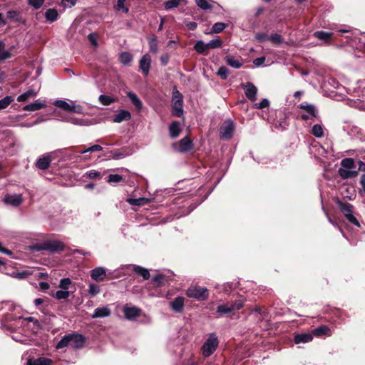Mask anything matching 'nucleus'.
Masks as SVG:
<instances>
[{
  "mask_svg": "<svg viewBox=\"0 0 365 365\" xmlns=\"http://www.w3.org/2000/svg\"><path fill=\"white\" fill-rule=\"evenodd\" d=\"M86 338L83 335L78 333H71L64 335L56 345L57 349H63L66 346H71L78 349L84 346Z\"/></svg>",
  "mask_w": 365,
  "mask_h": 365,
  "instance_id": "1",
  "label": "nucleus"
},
{
  "mask_svg": "<svg viewBox=\"0 0 365 365\" xmlns=\"http://www.w3.org/2000/svg\"><path fill=\"white\" fill-rule=\"evenodd\" d=\"M243 306L244 303L241 299L227 302L217 307L216 314L217 317H230L231 319H233V317L236 315V312L241 309Z\"/></svg>",
  "mask_w": 365,
  "mask_h": 365,
  "instance_id": "2",
  "label": "nucleus"
},
{
  "mask_svg": "<svg viewBox=\"0 0 365 365\" xmlns=\"http://www.w3.org/2000/svg\"><path fill=\"white\" fill-rule=\"evenodd\" d=\"M64 248V244L58 240H46L43 242L36 243L32 246L33 251L40 252L46 250L51 253H56L63 251Z\"/></svg>",
  "mask_w": 365,
  "mask_h": 365,
  "instance_id": "3",
  "label": "nucleus"
},
{
  "mask_svg": "<svg viewBox=\"0 0 365 365\" xmlns=\"http://www.w3.org/2000/svg\"><path fill=\"white\" fill-rule=\"evenodd\" d=\"M336 205L339 209V210L343 213L344 217L351 224L360 227V223L356 219V217L353 215L354 212V206L347 202H342L341 200H338L336 201Z\"/></svg>",
  "mask_w": 365,
  "mask_h": 365,
  "instance_id": "4",
  "label": "nucleus"
},
{
  "mask_svg": "<svg viewBox=\"0 0 365 365\" xmlns=\"http://www.w3.org/2000/svg\"><path fill=\"white\" fill-rule=\"evenodd\" d=\"M186 295L190 298H195L199 301L206 300L209 297L207 288L200 286H191L186 291Z\"/></svg>",
  "mask_w": 365,
  "mask_h": 365,
  "instance_id": "5",
  "label": "nucleus"
},
{
  "mask_svg": "<svg viewBox=\"0 0 365 365\" xmlns=\"http://www.w3.org/2000/svg\"><path fill=\"white\" fill-rule=\"evenodd\" d=\"M172 104V115L180 118L183 115V96L178 91L173 92Z\"/></svg>",
  "mask_w": 365,
  "mask_h": 365,
  "instance_id": "6",
  "label": "nucleus"
},
{
  "mask_svg": "<svg viewBox=\"0 0 365 365\" xmlns=\"http://www.w3.org/2000/svg\"><path fill=\"white\" fill-rule=\"evenodd\" d=\"M172 148L179 153H186L194 149V143L189 136H185L178 142L173 143Z\"/></svg>",
  "mask_w": 365,
  "mask_h": 365,
  "instance_id": "7",
  "label": "nucleus"
},
{
  "mask_svg": "<svg viewBox=\"0 0 365 365\" xmlns=\"http://www.w3.org/2000/svg\"><path fill=\"white\" fill-rule=\"evenodd\" d=\"M218 339L214 334H212L210 337L205 341L202 345V354L205 356H210L218 347Z\"/></svg>",
  "mask_w": 365,
  "mask_h": 365,
  "instance_id": "8",
  "label": "nucleus"
},
{
  "mask_svg": "<svg viewBox=\"0 0 365 365\" xmlns=\"http://www.w3.org/2000/svg\"><path fill=\"white\" fill-rule=\"evenodd\" d=\"M234 130V122L231 120H225L220 128V133L221 138L224 140H230L233 136Z\"/></svg>",
  "mask_w": 365,
  "mask_h": 365,
  "instance_id": "9",
  "label": "nucleus"
},
{
  "mask_svg": "<svg viewBox=\"0 0 365 365\" xmlns=\"http://www.w3.org/2000/svg\"><path fill=\"white\" fill-rule=\"evenodd\" d=\"M246 97L252 102L257 99V88L251 82L242 85Z\"/></svg>",
  "mask_w": 365,
  "mask_h": 365,
  "instance_id": "10",
  "label": "nucleus"
},
{
  "mask_svg": "<svg viewBox=\"0 0 365 365\" xmlns=\"http://www.w3.org/2000/svg\"><path fill=\"white\" fill-rule=\"evenodd\" d=\"M151 65V58L149 54H145L139 61V68L143 74L147 76L149 73Z\"/></svg>",
  "mask_w": 365,
  "mask_h": 365,
  "instance_id": "11",
  "label": "nucleus"
},
{
  "mask_svg": "<svg viewBox=\"0 0 365 365\" xmlns=\"http://www.w3.org/2000/svg\"><path fill=\"white\" fill-rule=\"evenodd\" d=\"M7 18L11 21L21 23L24 26H26L27 21L26 19L22 17L21 12L19 11L10 10L6 13Z\"/></svg>",
  "mask_w": 365,
  "mask_h": 365,
  "instance_id": "12",
  "label": "nucleus"
},
{
  "mask_svg": "<svg viewBox=\"0 0 365 365\" xmlns=\"http://www.w3.org/2000/svg\"><path fill=\"white\" fill-rule=\"evenodd\" d=\"M185 298L178 297L170 302V307L175 313H182L184 310Z\"/></svg>",
  "mask_w": 365,
  "mask_h": 365,
  "instance_id": "13",
  "label": "nucleus"
},
{
  "mask_svg": "<svg viewBox=\"0 0 365 365\" xmlns=\"http://www.w3.org/2000/svg\"><path fill=\"white\" fill-rule=\"evenodd\" d=\"M6 204L11 205L14 207H19L23 202L21 195H6L4 198Z\"/></svg>",
  "mask_w": 365,
  "mask_h": 365,
  "instance_id": "14",
  "label": "nucleus"
},
{
  "mask_svg": "<svg viewBox=\"0 0 365 365\" xmlns=\"http://www.w3.org/2000/svg\"><path fill=\"white\" fill-rule=\"evenodd\" d=\"M51 160L52 159L50 155H43L36 160L35 165L38 169L44 170L50 167Z\"/></svg>",
  "mask_w": 365,
  "mask_h": 365,
  "instance_id": "15",
  "label": "nucleus"
},
{
  "mask_svg": "<svg viewBox=\"0 0 365 365\" xmlns=\"http://www.w3.org/2000/svg\"><path fill=\"white\" fill-rule=\"evenodd\" d=\"M123 313L126 319L129 320H134L140 315V309L135 307H125L123 308Z\"/></svg>",
  "mask_w": 365,
  "mask_h": 365,
  "instance_id": "16",
  "label": "nucleus"
},
{
  "mask_svg": "<svg viewBox=\"0 0 365 365\" xmlns=\"http://www.w3.org/2000/svg\"><path fill=\"white\" fill-rule=\"evenodd\" d=\"M106 275V269L101 267H96L91 271V277L96 282L103 281Z\"/></svg>",
  "mask_w": 365,
  "mask_h": 365,
  "instance_id": "17",
  "label": "nucleus"
},
{
  "mask_svg": "<svg viewBox=\"0 0 365 365\" xmlns=\"http://www.w3.org/2000/svg\"><path fill=\"white\" fill-rule=\"evenodd\" d=\"M312 339L313 336L312 334L310 333L294 334V341L295 344L308 343L312 341Z\"/></svg>",
  "mask_w": 365,
  "mask_h": 365,
  "instance_id": "18",
  "label": "nucleus"
},
{
  "mask_svg": "<svg viewBox=\"0 0 365 365\" xmlns=\"http://www.w3.org/2000/svg\"><path fill=\"white\" fill-rule=\"evenodd\" d=\"M168 281V277L165 274H157L153 277L150 284L153 287H161L165 284V282Z\"/></svg>",
  "mask_w": 365,
  "mask_h": 365,
  "instance_id": "19",
  "label": "nucleus"
},
{
  "mask_svg": "<svg viewBox=\"0 0 365 365\" xmlns=\"http://www.w3.org/2000/svg\"><path fill=\"white\" fill-rule=\"evenodd\" d=\"M46 106L43 101L37 100L34 103L25 106L23 110L25 111H36L45 108Z\"/></svg>",
  "mask_w": 365,
  "mask_h": 365,
  "instance_id": "20",
  "label": "nucleus"
},
{
  "mask_svg": "<svg viewBox=\"0 0 365 365\" xmlns=\"http://www.w3.org/2000/svg\"><path fill=\"white\" fill-rule=\"evenodd\" d=\"M331 329L327 325H321L312 330V336H330Z\"/></svg>",
  "mask_w": 365,
  "mask_h": 365,
  "instance_id": "21",
  "label": "nucleus"
},
{
  "mask_svg": "<svg viewBox=\"0 0 365 365\" xmlns=\"http://www.w3.org/2000/svg\"><path fill=\"white\" fill-rule=\"evenodd\" d=\"M54 105L62 110L69 112V113H76L78 112L76 109V107L70 105L65 101L57 100L54 102Z\"/></svg>",
  "mask_w": 365,
  "mask_h": 365,
  "instance_id": "22",
  "label": "nucleus"
},
{
  "mask_svg": "<svg viewBox=\"0 0 365 365\" xmlns=\"http://www.w3.org/2000/svg\"><path fill=\"white\" fill-rule=\"evenodd\" d=\"M133 272L141 276L144 280H148L150 277L149 270L141 266L134 264L133 265Z\"/></svg>",
  "mask_w": 365,
  "mask_h": 365,
  "instance_id": "23",
  "label": "nucleus"
},
{
  "mask_svg": "<svg viewBox=\"0 0 365 365\" xmlns=\"http://www.w3.org/2000/svg\"><path fill=\"white\" fill-rule=\"evenodd\" d=\"M180 125L178 121H173L169 125L170 136L171 138L175 139L179 136L180 133H181Z\"/></svg>",
  "mask_w": 365,
  "mask_h": 365,
  "instance_id": "24",
  "label": "nucleus"
},
{
  "mask_svg": "<svg viewBox=\"0 0 365 365\" xmlns=\"http://www.w3.org/2000/svg\"><path fill=\"white\" fill-rule=\"evenodd\" d=\"M111 314L110 309L106 307H98L94 310L92 314V318H100L110 316Z\"/></svg>",
  "mask_w": 365,
  "mask_h": 365,
  "instance_id": "25",
  "label": "nucleus"
},
{
  "mask_svg": "<svg viewBox=\"0 0 365 365\" xmlns=\"http://www.w3.org/2000/svg\"><path fill=\"white\" fill-rule=\"evenodd\" d=\"M333 33L324 31H317L314 33V36L319 40L324 41L326 43H330L332 39Z\"/></svg>",
  "mask_w": 365,
  "mask_h": 365,
  "instance_id": "26",
  "label": "nucleus"
},
{
  "mask_svg": "<svg viewBox=\"0 0 365 365\" xmlns=\"http://www.w3.org/2000/svg\"><path fill=\"white\" fill-rule=\"evenodd\" d=\"M131 118V114L129 111L121 110L118 114L115 115L113 121L115 123H121L124 120H129Z\"/></svg>",
  "mask_w": 365,
  "mask_h": 365,
  "instance_id": "27",
  "label": "nucleus"
},
{
  "mask_svg": "<svg viewBox=\"0 0 365 365\" xmlns=\"http://www.w3.org/2000/svg\"><path fill=\"white\" fill-rule=\"evenodd\" d=\"M338 173L342 179L353 178L356 177L359 174L356 170H349L342 168L339 169Z\"/></svg>",
  "mask_w": 365,
  "mask_h": 365,
  "instance_id": "28",
  "label": "nucleus"
},
{
  "mask_svg": "<svg viewBox=\"0 0 365 365\" xmlns=\"http://www.w3.org/2000/svg\"><path fill=\"white\" fill-rule=\"evenodd\" d=\"M207 46V43H205L203 41L199 40L195 43L194 46V49L197 53L206 56L208 53L207 50L209 49L208 46Z\"/></svg>",
  "mask_w": 365,
  "mask_h": 365,
  "instance_id": "29",
  "label": "nucleus"
},
{
  "mask_svg": "<svg viewBox=\"0 0 365 365\" xmlns=\"http://www.w3.org/2000/svg\"><path fill=\"white\" fill-rule=\"evenodd\" d=\"M53 361L51 359L40 357L37 359H29L27 361V365H51Z\"/></svg>",
  "mask_w": 365,
  "mask_h": 365,
  "instance_id": "30",
  "label": "nucleus"
},
{
  "mask_svg": "<svg viewBox=\"0 0 365 365\" xmlns=\"http://www.w3.org/2000/svg\"><path fill=\"white\" fill-rule=\"evenodd\" d=\"M45 17L49 22H54L58 19V13L56 9H48L45 12Z\"/></svg>",
  "mask_w": 365,
  "mask_h": 365,
  "instance_id": "31",
  "label": "nucleus"
},
{
  "mask_svg": "<svg viewBox=\"0 0 365 365\" xmlns=\"http://www.w3.org/2000/svg\"><path fill=\"white\" fill-rule=\"evenodd\" d=\"M128 97L130 98L132 103L135 106L138 110H140L143 107L142 101L137 96V95L133 92H129L128 93Z\"/></svg>",
  "mask_w": 365,
  "mask_h": 365,
  "instance_id": "32",
  "label": "nucleus"
},
{
  "mask_svg": "<svg viewBox=\"0 0 365 365\" xmlns=\"http://www.w3.org/2000/svg\"><path fill=\"white\" fill-rule=\"evenodd\" d=\"M36 92L34 91L32 89H30L27 91L26 92L22 93L21 95L19 96L17 98V101L19 102H25L29 98L36 96Z\"/></svg>",
  "mask_w": 365,
  "mask_h": 365,
  "instance_id": "33",
  "label": "nucleus"
},
{
  "mask_svg": "<svg viewBox=\"0 0 365 365\" xmlns=\"http://www.w3.org/2000/svg\"><path fill=\"white\" fill-rule=\"evenodd\" d=\"M225 61L230 66L235 68H240L242 66V63L232 56H227L225 57Z\"/></svg>",
  "mask_w": 365,
  "mask_h": 365,
  "instance_id": "34",
  "label": "nucleus"
},
{
  "mask_svg": "<svg viewBox=\"0 0 365 365\" xmlns=\"http://www.w3.org/2000/svg\"><path fill=\"white\" fill-rule=\"evenodd\" d=\"M98 101L103 106H109L116 101L115 98L107 95H101Z\"/></svg>",
  "mask_w": 365,
  "mask_h": 365,
  "instance_id": "35",
  "label": "nucleus"
},
{
  "mask_svg": "<svg viewBox=\"0 0 365 365\" xmlns=\"http://www.w3.org/2000/svg\"><path fill=\"white\" fill-rule=\"evenodd\" d=\"M341 165L344 169H352L355 168V162L352 158H344L341 162Z\"/></svg>",
  "mask_w": 365,
  "mask_h": 365,
  "instance_id": "36",
  "label": "nucleus"
},
{
  "mask_svg": "<svg viewBox=\"0 0 365 365\" xmlns=\"http://www.w3.org/2000/svg\"><path fill=\"white\" fill-rule=\"evenodd\" d=\"M119 58L123 64L127 65L133 60V56L129 52H123Z\"/></svg>",
  "mask_w": 365,
  "mask_h": 365,
  "instance_id": "37",
  "label": "nucleus"
},
{
  "mask_svg": "<svg viewBox=\"0 0 365 365\" xmlns=\"http://www.w3.org/2000/svg\"><path fill=\"white\" fill-rule=\"evenodd\" d=\"M227 26V24L222 22H217L212 27V34H219L222 32Z\"/></svg>",
  "mask_w": 365,
  "mask_h": 365,
  "instance_id": "38",
  "label": "nucleus"
},
{
  "mask_svg": "<svg viewBox=\"0 0 365 365\" xmlns=\"http://www.w3.org/2000/svg\"><path fill=\"white\" fill-rule=\"evenodd\" d=\"M312 133L317 138H321L324 136V130L322 127L319 124H315L312 128Z\"/></svg>",
  "mask_w": 365,
  "mask_h": 365,
  "instance_id": "39",
  "label": "nucleus"
},
{
  "mask_svg": "<svg viewBox=\"0 0 365 365\" xmlns=\"http://www.w3.org/2000/svg\"><path fill=\"white\" fill-rule=\"evenodd\" d=\"M53 296L58 300L66 299L70 296V292L66 289L58 290Z\"/></svg>",
  "mask_w": 365,
  "mask_h": 365,
  "instance_id": "40",
  "label": "nucleus"
},
{
  "mask_svg": "<svg viewBox=\"0 0 365 365\" xmlns=\"http://www.w3.org/2000/svg\"><path fill=\"white\" fill-rule=\"evenodd\" d=\"M14 101L12 96H6L0 100V110L6 108Z\"/></svg>",
  "mask_w": 365,
  "mask_h": 365,
  "instance_id": "41",
  "label": "nucleus"
},
{
  "mask_svg": "<svg viewBox=\"0 0 365 365\" xmlns=\"http://www.w3.org/2000/svg\"><path fill=\"white\" fill-rule=\"evenodd\" d=\"M288 125H289V123L287 120L286 117L281 118L274 123V127L277 129H281L282 130H285Z\"/></svg>",
  "mask_w": 365,
  "mask_h": 365,
  "instance_id": "42",
  "label": "nucleus"
},
{
  "mask_svg": "<svg viewBox=\"0 0 365 365\" xmlns=\"http://www.w3.org/2000/svg\"><path fill=\"white\" fill-rule=\"evenodd\" d=\"M230 73V70L224 66H220L217 72V75L220 76V78L223 80H226Z\"/></svg>",
  "mask_w": 365,
  "mask_h": 365,
  "instance_id": "43",
  "label": "nucleus"
},
{
  "mask_svg": "<svg viewBox=\"0 0 365 365\" xmlns=\"http://www.w3.org/2000/svg\"><path fill=\"white\" fill-rule=\"evenodd\" d=\"M222 46V41L220 38H215L211 40L209 43H207V46L209 49H215L220 48Z\"/></svg>",
  "mask_w": 365,
  "mask_h": 365,
  "instance_id": "44",
  "label": "nucleus"
},
{
  "mask_svg": "<svg viewBox=\"0 0 365 365\" xmlns=\"http://www.w3.org/2000/svg\"><path fill=\"white\" fill-rule=\"evenodd\" d=\"M300 109L306 110L308 113H309L313 117H316V110L314 106L312 105H304L300 104L299 106Z\"/></svg>",
  "mask_w": 365,
  "mask_h": 365,
  "instance_id": "45",
  "label": "nucleus"
},
{
  "mask_svg": "<svg viewBox=\"0 0 365 365\" xmlns=\"http://www.w3.org/2000/svg\"><path fill=\"white\" fill-rule=\"evenodd\" d=\"M195 3L198 7L203 10H211L212 9V6L207 0H195Z\"/></svg>",
  "mask_w": 365,
  "mask_h": 365,
  "instance_id": "46",
  "label": "nucleus"
},
{
  "mask_svg": "<svg viewBox=\"0 0 365 365\" xmlns=\"http://www.w3.org/2000/svg\"><path fill=\"white\" fill-rule=\"evenodd\" d=\"M122 181H123V178L118 174H110L108 176V182L109 183H118Z\"/></svg>",
  "mask_w": 365,
  "mask_h": 365,
  "instance_id": "47",
  "label": "nucleus"
},
{
  "mask_svg": "<svg viewBox=\"0 0 365 365\" xmlns=\"http://www.w3.org/2000/svg\"><path fill=\"white\" fill-rule=\"evenodd\" d=\"M269 41L275 45H279L283 42V38L278 34H274L269 36Z\"/></svg>",
  "mask_w": 365,
  "mask_h": 365,
  "instance_id": "48",
  "label": "nucleus"
},
{
  "mask_svg": "<svg viewBox=\"0 0 365 365\" xmlns=\"http://www.w3.org/2000/svg\"><path fill=\"white\" fill-rule=\"evenodd\" d=\"M103 150V148L100 145H93L88 148H83L82 150H80L78 152L81 154L86 153L87 152H96V151H101Z\"/></svg>",
  "mask_w": 365,
  "mask_h": 365,
  "instance_id": "49",
  "label": "nucleus"
},
{
  "mask_svg": "<svg viewBox=\"0 0 365 365\" xmlns=\"http://www.w3.org/2000/svg\"><path fill=\"white\" fill-rule=\"evenodd\" d=\"M150 51L153 53H156L158 51V46L156 38H153L149 41Z\"/></svg>",
  "mask_w": 365,
  "mask_h": 365,
  "instance_id": "50",
  "label": "nucleus"
},
{
  "mask_svg": "<svg viewBox=\"0 0 365 365\" xmlns=\"http://www.w3.org/2000/svg\"><path fill=\"white\" fill-rule=\"evenodd\" d=\"M100 287L98 285L96 284H90L88 287V293L91 296H96L98 293H100Z\"/></svg>",
  "mask_w": 365,
  "mask_h": 365,
  "instance_id": "51",
  "label": "nucleus"
},
{
  "mask_svg": "<svg viewBox=\"0 0 365 365\" xmlns=\"http://www.w3.org/2000/svg\"><path fill=\"white\" fill-rule=\"evenodd\" d=\"M45 0H28V4L36 9L42 6Z\"/></svg>",
  "mask_w": 365,
  "mask_h": 365,
  "instance_id": "52",
  "label": "nucleus"
},
{
  "mask_svg": "<svg viewBox=\"0 0 365 365\" xmlns=\"http://www.w3.org/2000/svg\"><path fill=\"white\" fill-rule=\"evenodd\" d=\"M71 280L69 278H63L60 280L59 287L62 289L68 290L69 285L71 284Z\"/></svg>",
  "mask_w": 365,
  "mask_h": 365,
  "instance_id": "53",
  "label": "nucleus"
},
{
  "mask_svg": "<svg viewBox=\"0 0 365 365\" xmlns=\"http://www.w3.org/2000/svg\"><path fill=\"white\" fill-rule=\"evenodd\" d=\"M269 36H268L267 34L263 32H259L256 34L255 35V39L258 42H264L265 41L269 40Z\"/></svg>",
  "mask_w": 365,
  "mask_h": 365,
  "instance_id": "54",
  "label": "nucleus"
},
{
  "mask_svg": "<svg viewBox=\"0 0 365 365\" xmlns=\"http://www.w3.org/2000/svg\"><path fill=\"white\" fill-rule=\"evenodd\" d=\"M128 201L133 205L140 206L144 205L147 200L144 197H140L138 199H130Z\"/></svg>",
  "mask_w": 365,
  "mask_h": 365,
  "instance_id": "55",
  "label": "nucleus"
},
{
  "mask_svg": "<svg viewBox=\"0 0 365 365\" xmlns=\"http://www.w3.org/2000/svg\"><path fill=\"white\" fill-rule=\"evenodd\" d=\"M125 0H118L116 4V9L118 11L122 10L124 13L128 12V8L125 6Z\"/></svg>",
  "mask_w": 365,
  "mask_h": 365,
  "instance_id": "56",
  "label": "nucleus"
},
{
  "mask_svg": "<svg viewBox=\"0 0 365 365\" xmlns=\"http://www.w3.org/2000/svg\"><path fill=\"white\" fill-rule=\"evenodd\" d=\"M269 101L267 98L262 99L259 103H256L255 105V108L257 109H263L269 107Z\"/></svg>",
  "mask_w": 365,
  "mask_h": 365,
  "instance_id": "57",
  "label": "nucleus"
},
{
  "mask_svg": "<svg viewBox=\"0 0 365 365\" xmlns=\"http://www.w3.org/2000/svg\"><path fill=\"white\" fill-rule=\"evenodd\" d=\"M160 60L161 64L165 66L169 62L170 55L168 53H165L160 56Z\"/></svg>",
  "mask_w": 365,
  "mask_h": 365,
  "instance_id": "58",
  "label": "nucleus"
},
{
  "mask_svg": "<svg viewBox=\"0 0 365 365\" xmlns=\"http://www.w3.org/2000/svg\"><path fill=\"white\" fill-rule=\"evenodd\" d=\"M12 54L8 51H4V49L0 53V61H4L11 57Z\"/></svg>",
  "mask_w": 365,
  "mask_h": 365,
  "instance_id": "59",
  "label": "nucleus"
},
{
  "mask_svg": "<svg viewBox=\"0 0 365 365\" xmlns=\"http://www.w3.org/2000/svg\"><path fill=\"white\" fill-rule=\"evenodd\" d=\"M101 175V173L96 170H91L87 173V176L89 179H95L97 178H99Z\"/></svg>",
  "mask_w": 365,
  "mask_h": 365,
  "instance_id": "60",
  "label": "nucleus"
},
{
  "mask_svg": "<svg viewBox=\"0 0 365 365\" xmlns=\"http://www.w3.org/2000/svg\"><path fill=\"white\" fill-rule=\"evenodd\" d=\"M265 59L266 58H265L264 56L257 58L256 59H255L253 61V63L256 66H262L265 62Z\"/></svg>",
  "mask_w": 365,
  "mask_h": 365,
  "instance_id": "61",
  "label": "nucleus"
},
{
  "mask_svg": "<svg viewBox=\"0 0 365 365\" xmlns=\"http://www.w3.org/2000/svg\"><path fill=\"white\" fill-rule=\"evenodd\" d=\"M76 3V0H62L61 1V4L62 5L65 6H69V7H71L73 6H74Z\"/></svg>",
  "mask_w": 365,
  "mask_h": 365,
  "instance_id": "62",
  "label": "nucleus"
},
{
  "mask_svg": "<svg viewBox=\"0 0 365 365\" xmlns=\"http://www.w3.org/2000/svg\"><path fill=\"white\" fill-rule=\"evenodd\" d=\"M186 26L190 31H195L197 27V24L195 21L188 22Z\"/></svg>",
  "mask_w": 365,
  "mask_h": 365,
  "instance_id": "63",
  "label": "nucleus"
},
{
  "mask_svg": "<svg viewBox=\"0 0 365 365\" xmlns=\"http://www.w3.org/2000/svg\"><path fill=\"white\" fill-rule=\"evenodd\" d=\"M359 183L362 187V190L365 195V173L361 176Z\"/></svg>",
  "mask_w": 365,
  "mask_h": 365,
  "instance_id": "64",
  "label": "nucleus"
}]
</instances>
